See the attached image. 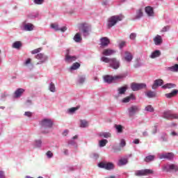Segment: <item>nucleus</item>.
<instances>
[{
	"instance_id": "f257e3e1",
	"label": "nucleus",
	"mask_w": 178,
	"mask_h": 178,
	"mask_svg": "<svg viewBox=\"0 0 178 178\" xmlns=\"http://www.w3.org/2000/svg\"><path fill=\"white\" fill-rule=\"evenodd\" d=\"M39 124L41 126V133L42 134H48L49 133V130L48 129H51L52 126H54V122L51 119H43L40 122Z\"/></svg>"
},
{
	"instance_id": "f03ea898",
	"label": "nucleus",
	"mask_w": 178,
	"mask_h": 178,
	"mask_svg": "<svg viewBox=\"0 0 178 178\" xmlns=\"http://www.w3.org/2000/svg\"><path fill=\"white\" fill-rule=\"evenodd\" d=\"M124 19V16L123 15H114L108 19V27L111 29V27H113L118 23V22H122Z\"/></svg>"
},
{
	"instance_id": "7ed1b4c3",
	"label": "nucleus",
	"mask_w": 178,
	"mask_h": 178,
	"mask_svg": "<svg viewBox=\"0 0 178 178\" xmlns=\"http://www.w3.org/2000/svg\"><path fill=\"white\" fill-rule=\"evenodd\" d=\"M98 166L102 169H106V170H112L113 169H115V165L113 163H108L106 161L99 163Z\"/></svg>"
},
{
	"instance_id": "20e7f679",
	"label": "nucleus",
	"mask_w": 178,
	"mask_h": 178,
	"mask_svg": "<svg viewBox=\"0 0 178 178\" xmlns=\"http://www.w3.org/2000/svg\"><path fill=\"white\" fill-rule=\"evenodd\" d=\"M148 175H154V170L150 169L139 170L135 172V176H148Z\"/></svg>"
},
{
	"instance_id": "39448f33",
	"label": "nucleus",
	"mask_w": 178,
	"mask_h": 178,
	"mask_svg": "<svg viewBox=\"0 0 178 178\" xmlns=\"http://www.w3.org/2000/svg\"><path fill=\"white\" fill-rule=\"evenodd\" d=\"M163 118L168 120H172L173 119H178V115L177 113H172L170 111H167L163 112Z\"/></svg>"
},
{
	"instance_id": "423d86ee",
	"label": "nucleus",
	"mask_w": 178,
	"mask_h": 178,
	"mask_svg": "<svg viewBox=\"0 0 178 178\" xmlns=\"http://www.w3.org/2000/svg\"><path fill=\"white\" fill-rule=\"evenodd\" d=\"M35 59H38L39 62L37 63L36 65H42V63H45L48 60V56H45L44 54H38L35 56Z\"/></svg>"
},
{
	"instance_id": "0eeeda50",
	"label": "nucleus",
	"mask_w": 178,
	"mask_h": 178,
	"mask_svg": "<svg viewBox=\"0 0 178 178\" xmlns=\"http://www.w3.org/2000/svg\"><path fill=\"white\" fill-rule=\"evenodd\" d=\"M131 88L132 91H138L139 90H143V88H146L147 85L145 83H132L131 84Z\"/></svg>"
},
{
	"instance_id": "6e6552de",
	"label": "nucleus",
	"mask_w": 178,
	"mask_h": 178,
	"mask_svg": "<svg viewBox=\"0 0 178 178\" xmlns=\"http://www.w3.org/2000/svg\"><path fill=\"white\" fill-rule=\"evenodd\" d=\"M129 116L132 118L137 113L140 112V106H131L128 108Z\"/></svg>"
},
{
	"instance_id": "1a4fd4ad",
	"label": "nucleus",
	"mask_w": 178,
	"mask_h": 178,
	"mask_svg": "<svg viewBox=\"0 0 178 178\" xmlns=\"http://www.w3.org/2000/svg\"><path fill=\"white\" fill-rule=\"evenodd\" d=\"M110 67L114 69L115 70H118L119 67H120V62L116 59V58H112L110 63Z\"/></svg>"
},
{
	"instance_id": "9d476101",
	"label": "nucleus",
	"mask_w": 178,
	"mask_h": 178,
	"mask_svg": "<svg viewBox=\"0 0 178 178\" xmlns=\"http://www.w3.org/2000/svg\"><path fill=\"white\" fill-rule=\"evenodd\" d=\"M159 159H168V161H172L173 158H175V154L170 152V153H165L159 155Z\"/></svg>"
},
{
	"instance_id": "9b49d317",
	"label": "nucleus",
	"mask_w": 178,
	"mask_h": 178,
	"mask_svg": "<svg viewBox=\"0 0 178 178\" xmlns=\"http://www.w3.org/2000/svg\"><path fill=\"white\" fill-rule=\"evenodd\" d=\"M165 172H177L178 166L176 164H168L163 168Z\"/></svg>"
},
{
	"instance_id": "f8f14e48",
	"label": "nucleus",
	"mask_w": 178,
	"mask_h": 178,
	"mask_svg": "<svg viewBox=\"0 0 178 178\" xmlns=\"http://www.w3.org/2000/svg\"><path fill=\"white\" fill-rule=\"evenodd\" d=\"M51 29H54L55 31H61V33H65L66 30H67V27L63 26L62 28H59V24H51Z\"/></svg>"
},
{
	"instance_id": "ddd939ff",
	"label": "nucleus",
	"mask_w": 178,
	"mask_h": 178,
	"mask_svg": "<svg viewBox=\"0 0 178 178\" xmlns=\"http://www.w3.org/2000/svg\"><path fill=\"white\" fill-rule=\"evenodd\" d=\"M111 44V40L107 37H104L100 39V45L103 47H108Z\"/></svg>"
},
{
	"instance_id": "4468645a",
	"label": "nucleus",
	"mask_w": 178,
	"mask_h": 178,
	"mask_svg": "<svg viewBox=\"0 0 178 178\" xmlns=\"http://www.w3.org/2000/svg\"><path fill=\"white\" fill-rule=\"evenodd\" d=\"M77 60V57L76 56H70L69 53L65 55V62L67 63H72V62H74V60Z\"/></svg>"
},
{
	"instance_id": "2eb2a0df",
	"label": "nucleus",
	"mask_w": 178,
	"mask_h": 178,
	"mask_svg": "<svg viewBox=\"0 0 178 178\" xmlns=\"http://www.w3.org/2000/svg\"><path fill=\"white\" fill-rule=\"evenodd\" d=\"M145 13H147V16H149V17H154V8H152V7L151 6H147L145 8Z\"/></svg>"
},
{
	"instance_id": "dca6fc26",
	"label": "nucleus",
	"mask_w": 178,
	"mask_h": 178,
	"mask_svg": "<svg viewBox=\"0 0 178 178\" xmlns=\"http://www.w3.org/2000/svg\"><path fill=\"white\" fill-rule=\"evenodd\" d=\"M162 84H163V80L162 79H156L154 81L152 88V90H156V88H158V87L162 86Z\"/></svg>"
},
{
	"instance_id": "f3484780",
	"label": "nucleus",
	"mask_w": 178,
	"mask_h": 178,
	"mask_svg": "<svg viewBox=\"0 0 178 178\" xmlns=\"http://www.w3.org/2000/svg\"><path fill=\"white\" fill-rule=\"evenodd\" d=\"M115 53L116 51L115 50L111 49H106L103 51L102 54L104 55V56H111Z\"/></svg>"
},
{
	"instance_id": "a211bd4d",
	"label": "nucleus",
	"mask_w": 178,
	"mask_h": 178,
	"mask_svg": "<svg viewBox=\"0 0 178 178\" xmlns=\"http://www.w3.org/2000/svg\"><path fill=\"white\" fill-rule=\"evenodd\" d=\"M153 41L155 44V45H161L163 42L162 36L157 35L154 39Z\"/></svg>"
},
{
	"instance_id": "6ab92c4d",
	"label": "nucleus",
	"mask_w": 178,
	"mask_h": 178,
	"mask_svg": "<svg viewBox=\"0 0 178 178\" xmlns=\"http://www.w3.org/2000/svg\"><path fill=\"white\" fill-rule=\"evenodd\" d=\"M144 16V13H143V9L140 8L136 11L134 19L135 20H140L141 17Z\"/></svg>"
},
{
	"instance_id": "aec40b11",
	"label": "nucleus",
	"mask_w": 178,
	"mask_h": 178,
	"mask_svg": "<svg viewBox=\"0 0 178 178\" xmlns=\"http://www.w3.org/2000/svg\"><path fill=\"white\" fill-rule=\"evenodd\" d=\"M166 70H168L169 72H172L174 73H177L178 72V64H175L174 65L171 67H168L166 68Z\"/></svg>"
},
{
	"instance_id": "412c9836",
	"label": "nucleus",
	"mask_w": 178,
	"mask_h": 178,
	"mask_svg": "<svg viewBox=\"0 0 178 178\" xmlns=\"http://www.w3.org/2000/svg\"><path fill=\"white\" fill-rule=\"evenodd\" d=\"M104 83H108V84H111L113 81V76L110 75H106L104 76Z\"/></svg>"
},
{
	"instance_id": "4be33fe9",
	"label": "nucleus",
	"mask_w": 178,
	"mask_h": 178,
	"mask_svg": "<svg viewBox=\"0 0 178 178\" xmlns=\"http://www.w3.org/2000/svg\"><path fill=\"white\" fill-rule=\"evenodd\" d=\"M124 59L127 62H131V60H133V55H131V53L125 51Z\"/></svg>"
},
{
	"instance_id": "5701e85b",
	"label": "nucleus",
	"mask_w": 178,
	"mask_h": 178,
	"mask_svg": "<svg viewBox=\"0 0 178 178\" xmlns=\"http://www.w3.org/2000/svg\"><path fill=\"white\" fill-rule=\"evenodd\" d=\"M159 56H161V51L156 50L152 53V54L149 56V58L152 59H155V58H158Z\"/></svg>"
},
{
	"instance_id": "b1692460",
	"label": "nucleus",
	"mask_w": 178,
	"mask_h": 178,
	"mask_svg": "<svg viewBox=\"0 0 178 178\" xmlns=\"http://www.w3.org/2000/svg\"><path fill=\"white\" fill-rule=\"evenodd\" d=\"M178 90H173L170 93L165 94L166 98H173V97H176L177 95Z\"/></svg>"
},
{
	"instance_id": "393cba45",
	"label": "nucleus",
	"mask_w": 178,
	"mask_h": 178,
	"mask_svg": "<svg viewBox=\"0 0 178 178\" xmlns=\"http://www.w3.org/2000/svg\"><path fill=\"white\" fill-rule=\"evenodd\" d=\"M23 92H24V89H23V88H18L15 92V98H19V97H22V95H23Z\"/></svg>"
},
{
	"instance_id": "a878e982",
	"label": "nucleus",
	"mask_w": 178,
	"mask_h": 178,
	"mask_svg": "<svg viewBox=\"0 0 178 178\" xmlns=\"http://www.w3.org/2000/svg\"><path fill=\"white\" fill-rule=\"evenodd\" d=\"M24 30H26V31H32V30L34 29V26L33 25V24H26L24 26Z\"/></svg>"
},
{
	"instance_id": "bb28decb",
	"label": "nucleus",
	"mask_w": 178,
	"mask_h": 178,
	"mask_svg": "<svg viewBox=\"0 0 178 178\" xmlns=\"http://www.w3.org/2000/svg\"><path fill=\"white\" fill-rule=\"evenodd\" d=\"M126 77V75L124 74H120L119 75H115L113 76V81H118V80H122V79H124Z\"/></svg>"
},
{
	"instance_id": "cd10ccee",
	"label": "nucleus",
	"mask_w": 178,
	"mask_h": 178,
	"mask_svg": "<svg viewBox=\"0 0 178 178\" xmlns=\"http://www.w3.org/2000/svg\"><path fill=\"white\" fill-rule=\"evenodd\" d=\"M79 30L83 33V35H88V31H90L88 26H83L82 28H80Z\"/></svg>"
},
{
	"instance_id": "c85d7f7f",
	"label": "nucleus",
	"mask_w": 178,
	"mask_h": 178,
	"mask_svg": "<svg viewBox=\"0 0 178 178\" xmlns=\"http://www.w3.org/2000/svg\"><path fill=\"white\" fill-rule=\"evenodd\" d=\"M127 162H129L127 159L123 158L119 160L118 165V166H123L124 165H127Z\"/></svg>"
},
{
	"instance_id": "c756f323",
	"label": "nucleus",
	"mask_w": 178,
	"mask_h": 178,
	"mask_svg": "<svg viewBox=\"0 0 178 178\" xmlns=\"http://www.w3.org/2000/svg\"><path fill=\"white\" fill-rule=\"evenodd\" d=\"M154 160H155V155H149L144 159L145 162H147V163L152 162V161H154Z\"/></svg>"
},
{
	"instance_id": "7c9ffc66",
	"label": "nucleus",
	"mask_w": 178,
	"mask_h": 178,
	"mask_svg": "<svg viewBox=\"0 0 178 178\" xmlns=\"http://www.w3.org/2000/svg\"><path fill=\"white\" fill-rule=\"evenodd\" d=\"M145 94L148 98H154V97H156V93L152 90H148Z\"/></svg>"
},
{
	"instance_id": "2f4dec72",
	"label": "nucleus",
	"mask_w": 178,
	"mask_h": 178,
	"mask_svg": "<svg viewBox=\"0 0 178 178\" xmlns=\"http://www.w3.org/2000/svg\"><path fill=\"white\" fill-rule=\"evenodd\" d=\"M175 87H176V84L175 83H166L162 86V88H164L165 90H166V88L170 89V88H175Z\"/></svg>"
},
{
	"instance_id": "473e14b6",
	"label": "nucleus",
	"mask_w": 178,
	"mask_h": 178,
	"mask_svg": "<svg viewBox=\"0 0 178 178\" xmlns=\"http://www.w3.org/2000/svg\"><path fill=\"white\" fill-rule=\"evenodd\" d=\"M81 40V35H80V33H77L76 34H75L74 37V40L75 41V42H80Z\"/></svg>"
},
{
	"instance_id": "72a5a7b5",
	"label": "nucleus",
	"mask_w": 178,
	"mask_h": 178,
	"mask_svg": "<svg viewBox=\"0 0 178 178\" xmlns=\"http://www.w3.org/2000/svg\"><path fill=\"white\" fill-rule=\"evenodd\" d=\"M134 99V95H131L129 97H127L124 98L122 102L124 104H127V102H130V99Z\"/></svg>"
},
{
	"instance_id": "f704fd0d",
	"label": "nucleus",
	"mask_w": 178,
	"mask_h": 178,
	"mask_svg": "<svg viewBox=\"0 0 178 178\" xmlns=\"http://www.w3.org/2000/svg\"><path fill=\"white\" fill-rule=\"evenodd\" d=\"M22 47V42L16 41L13 44V48H15V49H19Z\"/></svg>"
},
{
	"instance_id": "c9c22d12",
	"label": "nucleus",
	"mask_w": 178,
	"mask_h": 178,
	"mask_svg": "<svg viewBox=\"0 0 178 178\" xmlns=\"http://www.w3.org/2000/svg\"><path fill=\"white\" fill-rule=\"evenodd\" d=\"M81 65L79 63H74L72 64V65L70 67L71 70H77L79 67H80Z\"/></svg>"
},
{
	"instance_id": "e433bc0d",
	"label": "nucleus",
	"mask_w": 178,
	"mask_h": 178,
	"mask_svg": "<svg viewBox=\"0 0 178 178\" xmlns=\"http://www.w3.org/2000/svg\"><path fill=\"white\" fill-rule=\"evenodd\" d=\"M127 90V86H124L118 88V93L120 95L124 94Z\"/></svg>"
},
{
	"instance_id": "4c0bfd02",
	"label": "nucleus",
	"mask_w": 178,
	"mask_h": 178,
	"mask_svg": "<svg viewBox=\"0 0 178 178\" xmlns=\"http://www.w3.org/2000/svg\"><path fill=\"white\" fill-rule=\"evenodd\" d=\"M81 125L80 127H88V122L86 120H81Z\"/></svg>"
},
{
	"instance_id": "58836bf2",
	"label": "nucleus",
	"mask_w": 178,
	"mask_h": 178,
	"mask_svg": "<svg viewBox=\"0 0 178 178\" xmlns=\"http://www.w3.org/2000/svg\"><path fill=\"white\" fill-rule=\"evenodd\" d=\"M106 144H108V140H106V139H103L102 140H99V145L101 147H105V145H106Z\"/></svg>"
},
{
	"instance_id": "ea45409f",
	"label": "nucleus",
	"mask_w": 178,
	"mask_h": 178,
	"mask_svg": "<svg viewBox=\"0 0 178 178\" xmlns=\"http://www.w3.org/2000/svg\"><path fill=\"white\" fill-rule=\"evenodd\" d=\"M111 60H112V58H109L105 57V56H103L101 58V60H102V62H104L105 63H109V65H111Z\"/></svg>"
},
{
	"instance_id": "a19ab883",
	"label": "nucleus",
	"mask_w": 178,
	"mask_h": 178,
	"mask_svg": "<svg viewBox=\"0 0 178 178\" xmlns=\"http://www.w3.org/2000/svg\"><path fill=\"white\" fill-rule=\"evenodd\" d=\"M41 51H42V48L39 47L38 49L32 50L31 54H32V55H35V54H39V52H41Z\"/></svg>"
},
{
	"instance_id": "79ce46f5",
	"label": "nucleus",
	"mask_w": 178,
	"mask_h": 178,
	"mask_svg": "<svg viewBox=\"0 0 178 178\" xmlns=\"http://www.w3.org/2000/svg\"><path fill=\"white\" fill-rule=\"evenodd\" d=\"M145 110L147 112H154V107L151 105H148L145 107Z\"/></svg>"
},
{
	"instance_id": "37998d69",
	"label": "nucleus",
	"mask_w": 178,
	"mask_h": 178,
	"mask_svg": "<svg viewBox=\"0 0 178 178\" xmlns=\"http://www.w3.org/2000/svg\"><path fill=\"white\" fill-rule=\"evenodd\" d=\"M55 84H54V83H51L50 85H49V90L51 92H55Z\"/></svg>"
},
{
	"instance_id": "c03bdc74",
	"label": "nucleus",
	"mask_w": 178,
	"mask_h": 178,
	"mask_svg": "<svg viewBox=\"0 0 178 178\" xmlns=\"http://www.w3.org/2000/svg\"><path fill=\"white\" fill-rule=\"evenodd\" d=\"M80 107L79 106H77V107H72L71 108L69 109V112L70 113H74V112L76 111H78V109Z\"/></svg>"
},
{
	"instance_id": "a18cd8bd",
	"label": "nucleus",
	"mask_w": 178,
	"mask_h": 178,
	"mask_svg": "<svg viewBox=\"0 0 178 178\" xmlns=\"http://www.w3.org/2000/svg\"><path fill=\"white\" fill-rule=\"evenodd\" d=\"M115 129H116V130H118V133H122V131L123 130L122 125H115Z\"/></svg>"
},
{
	"instance_id": "49530a36",
	"label": "nucleus",
	"mask_w": 178,
	"mask_h": 178,
	"mask_svg": "<svg viewBox=\"0 0 178 178\" xmlns=\"http://www.w3.org/2000/svg\"><path fill=\"white\" fill-rule=\"evenodd\" d=\"M120 147H121L122 148H123V147H126V140H124V139H121Z\"/></svg>"
},
{
	"instance_id": "de8ad7c7",
	"label": "nucleus",
	"mask_w": 178,
	"mask_h": 178,
	"mask_svg": "<svg viewBox=\"0 0 178 178\" xmlns=\"http://www.w3.org/2000/svg\"><path fill=\"white\" fill-rule=\"evenodd\" d=\"M136 37H137V35L135 33H132L129 35L130 40H136Z\"/></svg>"
},
{
	"instance_id": "09e8293b",
	"label": "nucleus",
	"mask_w": 178,
	"mask_h": 178,
	"mask_svg": "<svg viewBox=\"0 0 178 178\" xmlns=\"http://www.w3.org/2000/svg\"><path fill=\"white\" fill-rule=\"evenodd\" d=\"M86 81V76H80L79 82L83 84Z\"/></svg>"
},
{
	"instance_id": "8fccbe9b",
	"label": "nucleus",
	"mask_w": 178,
	"mask_h": 178,
	"mask_svg": "<svg viewBox=\"0 0 178 178\" xmlns=\"http://www.w3.org/2000/svg\"><path fill=\"white\" fill-rule=\"evenodd\" d=\"M46 155L48 158H52V156H54V153H52V152L51 151H48L47 153H46Z\"/></svg>"
},
{
	"instance_id": "3c124183",
	"label": "nucleus",
	"mask_w": 178,
	"mask_h": 178,
	"mask_svg": "<svg viewBox=\"0 0 178 178\" xmlns=\"http://www.w3.org/2000/svg\"><path fill=\"white\" fill-rule=\"evenodd\" d=\"M24 115L27 116L28 118H31V116H33V113H31L30 111H26L24 113Z\"/></svg>"
},
{
	"instance_id": "603ef678",
	"label": "nucleus",
	"mask_w": 178,
	"mask_h": 178,
	"mask_svg": "<svg viewBox=\"0 0 178 178\" xmlns=\"http://www.w3.org/2000/svg\"><path fill=\"white\" fill-rule=\"evenodd\" d=\"M42 143V142H41L40 140H36V141H35V145H36V147H41Z\"/></svg>"
},
{
	"instance_id": "864d4df0",
	"label": "nucleus",
	"mask_w": 178,
	"mask_h": 178,
	"mask_svg": "<svg viewBox=\"0 0 178 178\" xmlns=\"http://www.w3.org/2000/svg\"><path fill=\"white\" fill-rule=\"evenodd\" d=\"M169 29H170L169 26H164V27L162 29L161 31H162V32H166V31H168L169 30Z\"/></svg>"
},
{
	"instance_id": "5fc2aeb1",
	"label": "nucleus",
	"mask_w": 178,
	"mask_h": 178,
	"mask_svg": "<svg viewBox=\"0 0 178 178\" xmlns=\"http://www.w3.org/2000/svg\"><path fill=\"white\" fill-rule=\"evenodd\" d=\"M124 45H126V42L123 41L121 43H120L119 47L120 48V49H122V48H123V47H124Z\"/></svg>"
},
{
	"instance_id": "6e6d98bb",
	"label": "nucleus",
	"mask_w": 178,
	"mask_h": 178,
	"mask_svg": "<svg viewBox=\"0 0 178 178\" xmlns=\"http://www.w3.org/2000/svg\"><path fill=\"white\" fill-rule=\"evenodd\" d=\"M113 152H119L120 151H122V149L120 147L116 148V147H113Z\"/></svg>"
},
{
	"instance_id": "4d7b16f0",
	"label": "nucleus",
	"mask_w": 178,
	"mask_h": 178,
	"mask_svg": "<svg viewBox=\"0 0 178 178\" xmlns=\"http://www.w3.org/2000/svg\"><path fill=\"white\" fill-rule=\"evenodd\" d=\"M0 178H5V172L0 170Z\"/></svg>"
},
{
	"instance_id": "13d9d810",
	"label": "nucleus",
	"mask_w": 178,
	"mask_h": 178,
	"mask_svg": "<svg viewBox=\"0 0 178 178\" xmlns=\"http://www.w3.org/2000/svg\"><path fill=\"white\" fill-rule=\"evenodd\" d=\"M35 3H36L38 5H41L42 2H44V0H34Z\"/></svg>"
},
{
	"instance_id": "bf43d9fd",
	"label": "nucleus",
	"mask_w": 178,
	"mask_h": 178,
	"mask_svg": "<svg viewBox=\"0 0 178 178\" xmlns=\"http://www.w3.org/2000/svg\"><path fill=\"white\" fill-rule=\"evenodd\" d=\"M30 63H31V58H27L24 65H30Z\"/></svg>"
},
{
	"instance_id": "052dcab7",
	"label": "nucleus",
	"mask_w": 178,
	"mask_h": 178,
	"mask_svg": "<svg viewBox=\"0 0 178 178\" xmlns=\"http://www.w3.org/2000/svg\"><path fill=\"white\" fill-rule=\"evenodd\" d=\"M152 129H153V134H155V133H156V131H157V130H158V127L154 126V127H152Z\"/></svg>"
},
{
	"instance_id": "680f3d73",
	"label": "nucleus",
	"mask_w": 178,
	"mask_h": 178,
	"mask_svg": "<svg viewBox=\"0 0 178 178\" xmlns=\"http://www.w3.org/2000/svg\"><path fill=\"white\" fill-rule=\"evenodd\" d=\"M103 137H104V138H109V137H111V134H104Z\"/></svg>"
},
{
	"instance_id": "e2e57ef3",
	"label": "nucleus",
	"mask_w": 178,
	"mask_h": 178,
	"mask_svg": "<svg viewBox=\"0 0 178 178\" xmlns=\"http://www.w3.org/2000/svg\"><path fill=\"white\" fill-rule=\"evenodd\" d=\"M67 134H69V130L65 129V130L63 132V136H66Z\"/></svg>"
},
{
	"instance_id": "0e129e2a",
	"label": "nucleus",
	"mask_w": 178,
	"mask_h": 178,
	"mask_svg": "<svg viewBox=\"0 0 178 178\" xmlns=\"http://www.w3.org/2000/svg\"><path fill=\"white\" fill-rule=\"evenodd\" d=\"M134 144H140V140L139 139H135L133 141Z\"/></svg>"
},
{
	"instance_id": "69168bd1",
	"label": "nucleus",
	"mask_w": 178,
	"mask_h": 178,
	"mask_svg": "<svg viewBox=\"0 0 178 178\" xmlns=\"http://www.w3.org/2000/svg\"><path fill=\"white\" fill-rule=\"evenodd\" d=\"M64 154H65V155H69V150H67V149H65L64 150Z\"/></svg>"
},
{
	"instance_id": "338daca9",
	"label": "nucleus",
	"mask_w": 178,
	"mask_h": 178,
	"mask_svg": "<svg viewBox=\"0 0 178 178\" xmlns=\"http://www.w3.org/2000/svg\"><path fill=\"white\" fill-rule=\"evenodd\" d=\"M171 136H177V133L175 132V131H172L171 133Z\"/></svg>"
},
{
	"instance_id": "774afa93",
	"label": "nucleus",
	"mask_w": 178,
	"mask_h": 178,
	"mask_svg": "<svg viewBox=\"0 0 178 178\" xmlns=\"http://www.w3.org/2000/svg\"><path fill=\"white\" fill-rule=\"evenodd\" d=\"M106 178H116V177H115V175H112L111 177H106Z\"/></svg>"
}]
</instances>
